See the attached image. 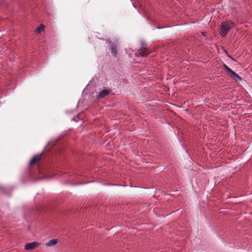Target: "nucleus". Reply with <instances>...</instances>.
<instances>
[{
    "label": "nucleus",
    "mask_w": 252,
    "mask_h": 252,
    "mask_svg": "<svg viewBox=\"0 0 252 252\" xmlns=\"http://www.w3.org/2000/svg\"><path fill=\"white\" fill-rule=\"evenodd\" d=\"M235 26L233 21L231 20L222 22L220 26L219 33L221 36L224 37L226 35L230 29Z\"/></svg>",
    "instance_id": "1"
},
{
    "label": "nucleus",
    "mask_w": 252,
    "mask_h": 252,
    "mask_svg": "<svg viewBox=\"0 0 252 252\" xmlns=\"http://www.w3.org/2000/svg\"><path fill=\"white\" fill-rule=\"evenodd\" d=\"M151 51L147 47V45L143 42L141 43V47L135 53V56L137 57H146L150 54Z\"/></svg>",
    "instance_id": "2"
},
{
    "label": "nucleus",
    "mask_w": 252,
    "mask_h": 252,
    "mask_svg": "<svg viewBox=\"0 0 252 252\" xmlns=\"http://www.w3.org/2000/svg\"><path fill=\"white\" fill-rule=\"evenodd\" d=\"M224 69L229 73V75L232 77L233 79L236 81H241L242 78L237 74L236 72L233 71L230 68H229L227 65L224 64H223Z\"/></svg>",
    "instance_id": "3"
},
{
    "label": "nucleus",
    "mask_w": 252,
    "mask_h": 252,
    "mask_svg": "<svg viewBox=\"0 0 252 252\" xmlns=\"http://www.w3.org/2000/svg\"><path fill=\"white\" fill-rule=\"evenodd\" d=\"M111 92L110 89H104L99 91L97 96V99H101L108 95Z\"/></svg>",
    "instance_id": "4"
},
{
    "label": "nucleus",
    "mask_w": 252,
    "mask_h": 252,
    "mask_svg": "<svg viewBox=\"0 0 252 252\" xmlns=\"http://www.w3.org/2000/svg\"><path fill=\"white\" fill-rule=\"evenodd\" d=\"M44 155V152H42L39 155H34L33 158L31 159L30 162V164L31 165H33L38 161H39L41 158V157Z\"/></svg>",
    "instance_id": "5"
},
{
    "label": "nucleus",
    "mask_w": 252,
    "mask_h": 252,
    "mask_svg": "<svg viewBox=\"0 0 252 252\" xmlns=\"http://www.w3.org/2000/svg\"><path fill=\"white\" fill-rule=\"evenodd\" d=\"M39 243L37 242H33L32 243H27L25 246V249L26 250H31L38 247Z\"/></svg>",
    "instance_id": "6"
},
{
    "label": "nucleus",
    "mask_w": 252,
    "mask_h": 252,
    "mask_svg": "<svg viewBox=\"0 0 252 252\" xmlns=\"http://www.w3.org/2000/svg\"><path fill=\"white\" fill-rule=\"evenodd\" d=\"M111 52L113 55V56L115 57L117 56V47L116 45L112 44L111 48H110Z\"/></svg>",
    "instance_id": "7"
},
{
    "label": "nucleus",
    "mask_w": 252,
    "mask_h": 252,
    "mask_svg": "<svg viewBox=\"0 0 252 252\" xmlns=\"http://www.w3.org/2000/svg\"><path fill=\"white\" fill-rule=\"evenodd\" d=\"M58 241L56 239H52L51 240H50L48 243L46 244V246L48 247H52L53 246H54L57 244Z\"/></svg>",
    "instance_id": "8"
},
{
    "label": "nucleus",
    "mask_w": 252,
    "mask_h": 252,
    "mask_svg": "<svg viewBox=\"0 0 252 252\" xmlns=\"http://www.w3.org/2000/svg\"><path fill=\"white\" fill-rule=\"evenodd\" d=\"M44 26L43 25H41L39 27H38L36 29V31L37 32L39 33L41 32L44 31Z\"/></svg>",
    "instance_id": "9"
}]
</instances>
